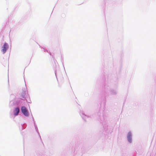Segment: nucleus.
Returning <instances> with one entry per match:
<instances>
[{"mask_svg":"<svg viewBox=\"0 0 156 156\" xmlns=\"http://www.w3.org/2000/svg\"><path fill=\"white\" fill-rule=\"evenodd\" d=\"M19 111H20L19 108L18 107L16 108L15 109V110L14 111V115H17L18 114L19 112Z\"/></svg>","mask_w":156,"mask_h":156,"instance_id":"obj_3","label":"nucleus"},{"mask_svg":"<svg viewBox=\"0 0 156 156\" xmlns=\"http://www.w3.org/2000/svg\"><path fill=\"white\" fill-rule=\"evenodd\" d=\"M8 48V44L5 43L4 45L2 47V51L3 54L5 53L6 51Z\"/></svg>","mask_w":156,"mask_h":156,"instance_id":"obj_2","label":"nucleus"},{"mask_svg":"<svg viewBox=\"0 0 156 156\" xmlns=\"http://www.w3.org/2000/svg\"><path fill=\"white\" fill-rule=\"evenodd\" d=\"M130 135H128V139H129V138H130Z\"/></svg>","mask_w":156,"mask_h":156,"instance_id":"obj_4","label":"nucleus"},{"mask_svg":"<svg viewBox=\"0 0 156 156\" xmlns=\"http://www.w3.org/2000/svg\"><path fill=\"white\" fill-rule=\"evenodd\" d=\"M21 111L23 114L26 116H28L29 115L28 112L27 108L24 106L21 108Z\"/></svg>","mask_w":156,"mask_h":156,"instance_id":"obj_1","label":"nucleus"}]
</instances>
